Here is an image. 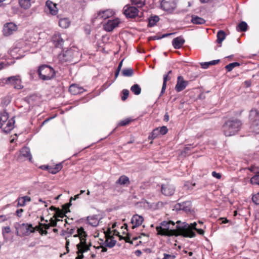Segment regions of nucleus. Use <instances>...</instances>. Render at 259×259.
Returning a JSON list of instances; mask_svg holds the SVG:
<instances>
[{"mask_svg": "<svg viewBox=\"0 0 259 259\" xmlns=\"http://www.w3.org/2000/svg\"><path fill=\"white\" fill-rule=\"evenodd\" d=\"M176 225L171 221H163L160 225L156 227V230L158 235L165 236H183L186 237H194L196 236L195 233L193 232L189 225L186 223H180L179 221L177 222Z\"/></svg>", "mask_w": 259, "mask_h": 259, "instance_id": "f257e3e1", "label": "nucleus"}, {"mask_svg": "<svg viewBox=\"0 0 259 259\" xmlns=\"http://www.w3.org/2000/svg\"><path fill=\"white\" fill-rule=\"evenodd\" d=\"M87 236L86 232L83 228L81 227L77 229V234L73 235L74 237H78L80 240V242L76 245L77 256L76 257V259L83 258V253L90 250V247L91 245H88L86 242Z\"/></svg>", "mask_w": 259, "mask_h": 259, "instance_id": "f03ea898", "label": "nucleus"}, {"mask_svg": "<svg viewBox=\"0 0 259 259\" xmlns=\"http://www.w3.org/2000/svg\"><path fill=\"white\" fill-rule=\"evenodd\" d=\"M241 121L236 118L230 119L225 122L222 126L224 134L227 136L235 135L241 128Z\"/></svg>", "mask_w": 259, "mask_h": 259, "instance_id": "7ed1b4c3", "label": "nucleus"}, {"mask_svg": "<svg viewBox=\"0 0 259 259\" xmlns=\"http://www.w3.org/2000/svg\"><path fill=\"white\" fill-rule=\"evenodd\" d=\"M8 113L6 111L0 112V128L6 133H9L14 127L13 118L8 120Z\"/></svg>", "mask_w": 259, "mask_h": 259, "instance_id": "20e7f679", "label": "nucleus"}, {"mask_svg": "<svg viewBox=\"0 0 259 259\" xmlns=\"http://www.w3.org/2000/svg\"><path fill=\"white\" fill-rule=\"evenodd\" d=\"M39 78L42 80H48L55 76V71L53 68L47 65L40 66L37 70Z\"/></svg>", "mask_w": 259, "mask_h": 259, "instance_id": "39448f33", "label": "nucleus"}, {"mask_svg": "<svg viewBox=\"0 0 259 259\" xmlns=\"http://www.w3.org/2000/svg\"><path fill=\"white\" fill-rule=\"evenodd\" d=\"M249 119L252 131L256 134H259V110L256 108L250 110Z\"/></svg>", "mask_w": 259, "mask_h": 259, "instance_id": "423d86ee", "label": "nucleus"}, {"mask_svg": "<svg viewBox=\"0 0 259 259\" xmlns=\"http://www.w3.org/2000/svg\"><path fill=\"white\" fill-rule=\"evenodd\" d=\"M123 13L127 18H133L136 16L141 17L143 14L135 6L126 5L123 8Z\"/></svg>", "mask_w": 259, "mask_h": 259, "instance_id": "0eeeda50", "label": "nucleus"}, {"mask_svg": "<svg viewBox=\"0 0 259 259\" xmlns=\"http://www.w3.org/2000/svg\"><path fill=\"white\" fill-rule=\"evenodd\" d=\"M15 228L17 235H19V232H20L22 235H28L30 233H33L35 231V229L32 227V225L27 223L18 224V225L15 227Z\"/></svg>", "mask_w": 259, "mask_h": 259, "instance_id": "6e6552de", "label": "nucleus"}, {"mask_svg": "<svg viewBox=\"0 0 259 259\" xmlns=\"http://www.w3.org/2000/svg\"><path fill=\"white\" fill-rule=\"evenodd\" d=\"M176 7L175 0H162L161 3V9L168 13L171 12Z\"/></svg>", "mask_w": 259, "mask_h": 259, "instance_id": "1a4fd4ad", "label": "nucleus"}, {"mask_svg": "<svg viewBox=\"0 0 259 259\" xmlns=\"http://www.w3.org/2000/svg\"><path fill=\"white\" fill-rule=\"evenodd\" d=\"M119 23L120 21L118 19H109L103 23V26L105 30L110 32L118 26Z\"/></svg>", "mask_w": 259, "mask_h": 259, "instance_id": "9d476101", "label": "nucleus"}, {"mask_svg": "<svg viewBox=\"0 0 259 259\" xmlns=\"http://www.w3.org/2000/svg\"><path fill=\"white\" fill-rule=\"evenodd\" d=\"M114 15V12L112 10L107 9L99 12L95 19L99 20H106L112 17Z\"/></svg>", "mask_w": 259, "mask_h": 259, "instance_id": "9b49d317", "label": "nucleus"}, {"mask_svg": "<svg viewBox=\"0 0 259 259\" xmlns=\"http://www.w3.org/2000/svg\"><path fill=\"white\" fill-rule=\"evenodd\" d=\"M175 191V188L169 183L163 184L161 186V192L165 196H171L174 194Z\"/></svg>", "mask_w": 259, "mask_h": 259, "instance_id": "f8f14e48", "label": "nucleus"}, {"mask_svg": "<svg viewBox=\"0 0 259 259\" xmlns=\"http://www.w3.org/2000/svg\"><path fill=\"white\" fill-rule=\"evenodd\" d=\"M8 84L13 85L14 88L21 89L23 86L21 84V80L19 75L13 76L8 77Z\"/></svg>", "mask_w": 259, "mask_h": 259, "instance_id": "ddd939ff", "label": "nucleus"}, {"mask_svg": "<svg viewBox=\"0 0 259 259\" xmlns=\"http://www.w3.org/2000/svg\"><path fill=\"white\" fill-rule=\"evenodd\" d=\"M17 29V26L14 23L10 22L4 25L3 27V33L5 36L12 34Z\"/></svg>", "mask_w": 259, "mask_h": 259, "instance_id": "4468645a", "label": "nucleus"}, {"mask_svg": "<svg viewBox=\"0 0 259 259\" xmlns=\"http://www.w3.org/2000/svg\"><path fill=\"white\" fill-rule=\"evenodd\" d=\"M188 84V81L185 80L183 76H179L175 89L177 92H180L184 90Z\"/></svg>", "mask_w": 259, "mask_h": 259, "instance_id": "2eb2a0df", "label": "nucleus"}, {"mask_svg": "<svg viewBox=\"0 0 259 259\" xmlns=\"http://www.w3.org/2000/svg\"><path fill=\"white\" fill-rule=\"evenodd\" d=\"M176 210H183L186 212H190L191 210V203L190 201H185L175 205Z\"/></svg>", "mask_w": 259, "mask_h": 259, "instance_id": "dca6fc26", "label": "nucleus"}, {"mask_svg": "<svg viewBox=\"0 0 259 259\" xmlns=\"http://www.w3.org/2000/svg\"><path fill=\"white\" fill-rule=\"evenodd\" d=\"M143 218L138 214H135L131 219V223L133 225L132 229H134L142 225L143 222Z\"/></svg>", "mask_w": 259, "mask_h": 259, "instance_id": "f3484780", "label": "nucleus"}, {"mask_svg": "<svg viewBox=\"0 0 259 259\" xmlns=\"http://www.w3.org/2000/svg\"><path fill=\"white\" fill-rule=\"evenodd\" d=\"M100 219L98 215H93L87 217V221L89 225L93 227H97L100 222Z\"/></svg>", "mask_w": 259, "mask_h": 259, "instance_id": "a211bd4d", "label": "nucleus"}, {"mask_svg": "<svg viewBox=\"0 0 259 259\" xmlns=\"http://www.w3.org/2000/svg\"><path fill=\"white\" fill-rule=\"evenodd\" d=\"M46 8L49 11V13L52 15H56L58 13V9L56 4L50 1H47L46 3Z\"/></svg>", "mask_w": 259, "mask_h": 259, "instance_id": "6ab92c4d", "label": "nucleus"}, {"mask_svg": "<svg viewBox=\"0 0 259 259\" xmlns=\"http://www.w3.org/2000/svg\"><path fill=\"white\" fill-rule=\"evenodd\" d=\"M26 158L29 160L32 158V156L30 153V151L29 148L24 147L22 148L20 150L19 158Z\"/></svg>", "mask_w": 259, "mask_h": 259, "instance_id": "aec40b11", "label": "nucleus"}, {"mask_svg": "<svg viewBox=\"0 0 259 259\" xmlns=\"http://www.w3.org/2000/svg\"><path fill=\"white\" fill-rule=\"evenodd\" d=\"M31 198L27 196L19 197L16 201L17 203V207H23L26 205L27 202L31 201Z\"/></svg>", "mask_w": 259, "mask_h": 259, "instance_id": "412c9836", "label": "nucleus"}, {"mask_svg": "<svg viewBox=\"0 0 259 259\" xmlns=\"http://www.w3.org/2000/svg\"><path fill=\"white\" fill-rule=\"evenodd\" d=\"M185 41V39L182 37H177L172 40V46L175 49H179L183 46Z\"/></svg>", "mask_w": 259, "mask_h": 259, "instance_id": "4be33fe9", "label": "nucleus"}, {"mask_svg": "<svg viewBox=\"0 0 259 259\" xmlns=\"http://www.w3.org/2000/svg\"><path fill=\"white\" fill-rule=\"evenodd\" d=\"M69 91L72 95H77L83 93L84 89L77 84H73L70 86Z\"/></svg>", "mask_w": 259, "mask_h": 259, "instance_id": "5701e85b", "label": "nucleus"}, {"mask_svg": "<svg viewBox=\"0 0 259 259\" xmlns=\"http://www.w3.org/2000/svg\"><path fill=\"white\" fill-rule=\"evenodd\" d=\"M171 73L172 71L170 70L168 72L167 74H164L163 75V82L159 97L163 95V94L165 92L166 87V82L168 80H169L170 79V77H169V75Z\"/></svg>", "mask_w": 259, "mask_h": 259, "instance_id": "b1692460", "label": "nucleus"}, {"mask_svg": "<svg viewBox=\"0 0 259 259\" xmlns=\"http://www.w3.org/2000/svg\"><path fill=\"white\" fill-rule=\"evenodd\" d=\"M69 204H66L63 206V209L64 211L61 210L59 208L57 209V211L56 212V213L53 216V217H60L61 218H63L65 214V213H67L68 211H69L68 209L69 208Z\"/></svg>", "mask_w": 259, "mask_h": 259, "instance_id": "393cba45", "label": "nucleus"}, {"mask_svg": "<svg viewBox=\"0 0 259 259\" xmlns=\"http://www.w3.org/2000/svg\"><path fill=\"white\" fill-rule=\"evenodd\" d=\"M116 240L114 239L113 236H111L110 234H106V246L110 248L113 247L116 244Z\"/></svg>", "mask_w": 259, "mask_h": 259, "instance_id": "a878e982", "label": "nucleus"}, {"mask_svg": "<svg viewBox=\"0 0 259 259\" xmlns=\"http://www.w3.org/2000/svg\"><path fill=\"white\" fill-rule=\"evenodd\" d=\"M116 184L127 186L130 184V181L127 177L122 175L116 182Z\"/></svg>", "mask_w": 259, "mask_h": 259, "instance_id": "bb28decb", "label": "nucleus"}, {"mask_svg": "<svg viewBox=\"0 0 259 259\" xmlns=\"http://www.w3.org/2000/svg\"><path fill=\"white\" fill-rule=\"evenodd\" d=\"M191 22L194 24L201 25L205 23L206 21L202 18L192 15Z\"/></svg>", "mask_w": 259, "mask_h": 259, "instance_id": "cd10ccee", "label": "nucleus"}, {"mask_svg": "<svg viewBox=\"0 0 259 259\" xmlns=\"http://www.w3.org/2000/svg\"><path fill=\"white\" fill-rule=\"evenodd\" d=\"M70 25V21L68 18H62L59 20V25L63 28H66Z\"/></svg>", "mask_w": 259, "mask_h": 259, "instance_id": "c85d7f7f", "label": "nucleus"}, {"mask_svg": "<svg viewBox=\"0 0 259 259\" xmlns=\"http://www.w3.org/2000/svg\"><path fill=\"white\" fill-rule=\"evenodd\" d=\"M226 38V33L223 30H219L217 33V42L218 44H222V41Z\"/></svg>", "mask_w": 259, "mask_h": 259, "instance_id": "c756f323", "label": "nucleus"}, {"mask_svg": "<svg viewBox=\"0 0 259 259\" xmlns=\"http://www.w3.org/2000/svg\"><path fill=\"white\" fill-rule=\"evenodd\" d=\"M62 168V165L61 163L57 164L55 167L50 166L49 169V172L52 174H56L59 172Z\"/></svg>", "mask_w": 259, "mask_h": 259, "instance_id": "7c9ffc66", "label": "nucleus"}, {"mask_svg": "<svg viewBox=\"0 0 259 259\" xmlns=\"http://www.w3.org/2000/svg\"><path fill=\"white\" fill-rule=\"evenodd\" d=\"M247 24L245 22L242 21L237 26V30L240 32L246 31L247 29Z\"/></svg>", "mask_w": 259, "mask_h": 259, "instance_id": "2f4dec72", "label": "nucleus"}, {"mask_svg": "<svg viewBox=\"0 0 259 259\" xmlns=\"http://www.w3.org/2000/svg\"><path fill=\"white\" fill-rule=\"evenodd\" d=\"M20 6L25 9H28L31 6L30 0H19Z\"/></svg>", "mask_w": 259, "mask_h": 259, "instance_id": "473e14b6", "label": "nucleus"}, {"mask_svg": "<svg viewBox=\"0 0 259 259\" xmlns=\"http://www.w3.org/2000/svg\"><path fill=\"white\" fill-rule=\"evenodd\" d=\"M131 91L136 95L140 94L141 89L138 84H135L131 88Z\"/></svg>", "mask_w": 259, "mask_h": 259, "instance_id": "72a5a7b5", "label": "nucleus"}, {"mask_svg": "<svg viewBox=\"0 0 259 259\" xmlns=\"http://www.w3.org/2000/svg\"><path fill=\"white\" fill-rule=\"evenodd\" d=\"M159 20V18L158 16H155L151 17L149 19L148 26L152 27L155 25V24Z\"/></svg>", "mask_w": 259, "mask_h": 259, "instance_id": "f704fd0d", "label": "nucleus"}, {"mask_svg": "<svg viewBox=\"0 0 259 259\" xmlns=\"http://www.w3.org/2000/svg\"><path fill=\"white\" fill-rule=\"evenodd\" d=\"M122 75L124 76H132L134 73V70L131 68H125L122 70Z\"/></svg>", "mask_w": 259, "mask_h": 259, "instance_id": "c9c22d12", "label": "nucleus"}, {"mask_svg": "<svg viewBox=\"0 0 259 259\" xmlns=\"http://www.w3.org/2000/svg\"><path fill=\"white\" fill-rule=\"evenodd\" d=\"M54 41L56 47H60L63 44V39L59 35L54 38Z\"/></svg>", "mask_w": 259, "mask_h": 259, "instance_id": "e433bc0d", "label": "nucleus"}, {"mask_svg": "<svg viewBox=\"0 0 259 259\" xmlns=\"http://www.w3.org/2000/svg\"><path fill=\"white\" fill-rule=\"evenodd\" d=\"M133 5L138 8H141L144 5V0H131Z\"/></svg>", "mask_w": 259, "mask_h": 259, "instance_id": "4c0bfd02", "label": "nucleus"}, {"mask_svg": "<svg viewBox=\"0 0 259 259\" xmlns=\"http://www.w3.org/2000/svg\"><path fill=\"white\" fill-rule=\"evenodd\" d=\"M240 66V64L238 62H233L227 65L225 68L228 71H231L234 68Z\"/></svg>", "mask_w": 259, "mask_h": 259, "instance_id": "58836bf2", "label": "nucleus"}, {"mask_svg": "<svg viewBox=\"0 0 259 259\" xmlns=\"http://www.w3.org/2000/svg\"><path fill=\"white\" fill-rule=\"evenodd\" d=\"M250 182L252 184L259 185V171L251 178Z\"/></svg>", "mask_w": 259, "mask_h": 259, "instance_id": "ea45409f", "label": "nucleus"}, {"mask_svg": "<svg viewBox=\"0 0 259 259\" xmlns=\"http://www.w3.org/2000/svg\"><path fill=\"white\" fill-rule=\"evenodd\" d=\"M159 135V128H156L153 131L151 134L149 136V139L153 140Z\"/></svg>", "mask_w": 259, "mask_h": 259, "instance_id": "a19ab883", "label": "nucleus"}, {"mask_svg": "<svg viewBox=\"0 0 259 259\" xmlns=\"http://www.w3.org/2000/svg\"><path fill=\"white\" fill-rule=\"evenodd\" d=\"M131 121V119L129 118H126L120 121V122L118 123V125L119 126H125L128 124Z\"/></svg>", "mask_w": 259, "mask_h": 259, "instance_id": "79ce46f5", "label": "nucleus"}, {"mask_svg": "<svg viewBox=\"0 0 259 259\" xmlns=\"http://www.w3.org/2000/svg\"><path fill=\"white\" fill-rule=\"evenodd\" d=\"M123 96L121 97L122 101H125L128 97L129 95V91L127 90L124 89L122 92Z\"/></svg>", "mask_w": 259, "mask_h": 259, "instance_id": "37998d69", "label": "nucleus"}, {"mask_svg": "<svg viewBox=\"0 0 259 259\" xmlns=\"http://www.w3.org/2000/svg\"><path fill=\"white\" fill-rule=\"evenodd\" d=\"M252 200L255 204H259V193L253 195Z\"/></svg>", "mask_w": 259, "mask_h": 259, "instance_id": "c03bdc74", "label": "nucleus"}, {"mask_svg": "<svg viewBox=\"0 0 259 259\" xmlns=\"http://www.w3.org/2000/svg\"><path fill=\"white\" fill-rule=\"evenodd\" d=\"M168 130L165 126H163L159 129V134H160L162 135H164L167 133Z\"/></svg>", "mask_w": 259, "mask_h": 259, "instance_id": "a18cd8bd", "label": "nucleus"}, {"mask_svg": "<svg viewBox=\"0 0 259 259\" xmlns=\"http://www.w3.org/2000/svg\"><path fill=\"white\" fill-rule=\"evenodd\" d=\"M11 232V229L10 227H5L3 228L2 233L4 237L6 236V234L9 233Z\"/></svg>", "mask_w": 259, "mask_h": 259, "instance_id": "49530a36", "label": "nucleus"}, {"mask_svg": "<svg viewBox=\"0 0 259 259\" xmlns=\"http://www.w3.org/2000/svg\"><path fill=\"white\" fill-rule=\"evenodd\" d=\"M148 184L146 183H143L141 184V186H140V189L142 193H143V190L147 189L148 187Z\"/></svg>", "mask_w": 259, "mask_h": 259, "instance_id": "de8ad7c7", "label": "nucleus"}, {"mask_svg": "<svg viewBox=\"0 0 259 259\" xmlns=\"http://www.w3.org/2000/svg\"><path fill=\"white\" fill-rule=\"evenodd\" d=\"M164 257L162 259H174L175 258V256L171 254L164 253Z\"/></svg>", "mask_w": 259, "mask_h": 259, "instance_id": "09e8293b", "label": "nucleus"}, {"mask_svg": "<svg viewBox=\"0 0 259 259\" xmlns=\"http://www.w3.org/2000/svg\"><path fill=\"white\" fill-rule=\"evenodd\" d=\"M8 78L0 79V86H4L5 84H8Z\"/></svg>", "mask_w": 259, "mask_h": 259, "instance_id": "8fccbe9b", "label": "nucleus"}, {"mask_svg": "<svg viewBox=\"0 0 259 259\" xmlns=\"http://www.w3.org/2000/svg\"><path fill=\"white\" fill-rule=\"evenodd\" d=\"M212 176L218 179H220L222 177V175L220 173H217L215 171L212 172Z\"/></svg>", "mask_w": 259, "mask_h": 259, "instance_id": "3c124183", "label": "nucleus"}, {"mask_svg": "<svg viewBox=\"0 0 259 259\" xmlns=\"http://www.w3.org/2000/svg\"><path fill=\"white\" fill-rule=\"evenodd\" d=\"M50 226L56 227L57 226V221L53 218H51L50 220Z\"/></svg>", "mask_w": 259, "mask_h": 259, "instance_id": "603ef678", "label": "nucleus"}, {"mask_svg": "<svg viewBox=\"0 0 259 259\" xmlns=\"http://www.w3.org/2000/svg\"><path fill=\"white\" fill-rule=\"evenodd\" d=\"M29 73L31 78L33 79L34 78V77L35 75L36 71L35 70H30Z\"/></svg>", "mask_w": 259, "mask_h": 259, "instance_id": "864d4df0", "label": "nucleus"}, {"mask_svg": "<svg viewBox=\"0 0 259 259\" xmlns=\"http://www.w3.org/2000/svg\"><path fill=\"white\" fill-rule=\"evenodd\" d=\"M201 67L204 69H207L210 64H209V62H204L201 64Z\"/></svg>", "mask_w": 259, "mask_h": 259, "instance_id": "5fc2aeb1", "label": "nucleus"}, {"mask_svg": "<svg viewBox=\"0 0 259 259\" xmlns=\"http://www.w3.org/2000/svg\"><path fill=\"white\" fill-rule=\"evenodd\" d=\"M40 168L43 170H48L49 172V169L50 168V166L48 165H43L40 166Z\"/></svg>", "mask_w": 259, "mask_h": 259, "instance_id": "6e6d98bb", "label": "nucleus"}, {"mask_svg": "<svg viewBox=\"0 0 259 259\" xmlns=\"http://www.w3.org/2000/svg\"><path fill=\"white\" fill-rule=\"evenodd\" d=\"M39 225L42 226V228H44L46 230L49 229L50 225L49 224L39 223Z\"/></svg>", "mask_w": 259, "mask_h": 259, "instance_id": "4d7b16f0", "label": "nucleus"}, {"mask_svg": "<svg viewBox=\"0 0 259 259\" xmlns=\"http://www.w3.org/2000/svg\"><path fill=\"white\" fill-rule=\"evenodd\" d=\"M23 209L21 208L18 209L16 212V215L18 217L20 218L21 217V213L23 212Z\"/></svg>", "mask_w": 259, "mask_h": 259, "instance_id": "13d9d810", "label": "nucleus"}, {"mask_svg": "<svg viewBox=\"0 0 259 259\" xmlns=\"http://www.w3.org/2000/svg\"><path fill=\"white\" fill-rule=\"evenodd\" d=\"M79 194H77V195H75L74 196V198H73V197H71L70 198V203H68V204H69V206L70 205H71V201H72V200H76V199H78V198H79Z\"/></svg>", "mask_w": 259, "mask_h": 259, "instance_id": "bf43d9fd", "label": "nucleus"}, {"mask_svg": "<svg viewBox=\"0 0 259 259\" xmlns=\"http://www.w3.org/2000/svg\"><path fill=\"white\" fill-rule=\"evenodd\" d=\"M220 62V60H215L209 62L210 65H214L218 64Z\"/></svg>", "mask_w": 259, "mask_h": 259, "instance_id": "052dcab7", "label": "nucleus"}, {"mask_svg": "<svg viewBox=\"0 0 259 259\" xmlns=\"http://www.w3.org/2000/svg\"><path fill=\"white\" fill-rule=\"evenodd\" d=\"M191 225H192V226H191V227L190 225H189V226H190V228H191V230H192L193 232H194L193 231V230H195L197 229V228H196V225H197V224H196V223H195H195H194L192 224H191Z\"/></svg>", "mask_w": 259, "mask_h": 259, "instance_id": "680f3d73", "label": "nucleus"}, {"mask_svg": "<svg viewBox=\"0 0 259 259\" xmlns=\"http://www.w3.org/2000/svg\"><path fill=\"white\" fill-rule=\"evenodd\" d=\"M195 230L200 235H203L204 234V230L201 229H196Z\"/></svg>", "mask_w": 259, "mask_h": 259, "instance_id": "e2e57ef3", "label": "nucleus"}, {"mask_svg": "<svg viewBox=\"0 0 259 259\" xmlns=\"http://www.w3.org/2000/svg\"><path fill=\"white\" fill-rule=\"evenodd\" d=\"M7 220V217L4 215H0V222H3Z\"/></svg>", "mask_w": 259, "mask_h": 259, "instance_id": "0e129e2a", "label": "nucleus"}, {"mask_svg": "<svg viewBox=\"0 0 259 259\" xmlns=\"http://www.w3.org/2000/svg\"><path fill=\"white\" fill-rule=\"evenodd\" d=\"M220 220H222V223H221V224H225L229 222V220H227L226 218H220Z\"/></svg>", "mask_w": 259, "mask_h": 259, "instance_id": "69168bd1", "label": "nucleus"}, {"mask_svg": "<svg viewBox=\"0 0 259 259\" xmlns=\"http://www.w3.org/2000/svg\"><path fill=\"white\" fill-rule=\"evenodd\" d=\"M71 53V51H67L63 54V56L65 57H67V56H69V55H70Z\"/></svg>", "mask_w": 259, "mask_h": 259, "instance_id": "338daca9", "label": "nucleus"}, {"mask_svg": "<svg viewBox=\"0 0 259 259\" xmlns=\"http://www.w3.org/2000/svg\"><path fill=\"white\" fill-rule=\"evenodd\" d=\"M164 120L166 122L169 120V115L167 113H166L164 116Z\"/></svg>", "mask_w": 259, "mask_h": 259, "instance_id": "774afa93", "label": "nucleus"}]
</instances>
